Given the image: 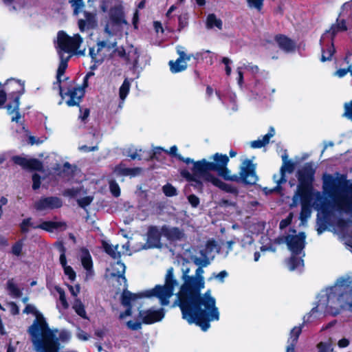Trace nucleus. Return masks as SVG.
Instances as JSON below:
<instances>
[{"label": "nucleus", "mask_w": 352, "mask_h": 352, "mask_svg": "<svg viewBox=\"0 0 352 352\" xmlns=\"http://www.w3.org/2000/svg\"><path fill=\"white\" fill-rule=\"evenodd\" d=\"M22 93L12 92L11 94L12 97L14 98L13 101L6 105V109L9 114L14 113L12 116V121L18 122L21 119V115L19 112V98Z\"/></svg>", "instance_id": "obj_20"}, {"label": "nucleus", "mask_w": 352, "mask_h": 352, "mask_svg": "<svg viewBox=\"0 0 352 352\" xmlns=\"http://www.w3.org/2000/svg\"><path fill=\"white\" fill-rule=\"evenodd\" d=\"M324 294L320 295L318 305L311 312L322 311L333 316L338 314L341 309L352 311V299H347L349 294L342 285H335L326 289Z\"/></svg>", "instance_id": "obj_5"}, {"label": "nucleus", "mask_w": 352, "mask_h": 352, "mask_svg": "<svg viewBox=\"0 0 352 352\" xmlns=\"http://www.w3.org/2000/svg\"><path fill=\"white\" fill-rule=\"evenodd\" d=\"M162 235L170 241H179L184 236L183 230L176 227L167 226H162Z\"/></svg>", "instance_id": "obj_23"}, {"label": "nucleus", "mask_w": 352, "mask_h": 352, "mask_svg": "<svg viewBox=\"0 0 352 352\" xmlns=\"http://www.w3.org/2000/svg\"><path fill=\"white\" fill-rule=\"evenodd\" d=\"M293 233L288 234L285 239L288 249L293 254L287 261L288 267L291 271L300 269L303 266V260L295 255L302 253L305 246L306 238L304 232L296 234V231L294 230Z\"/></svg>", "instance_id": "obj_6"}, {"label": "nucleus", "mask_w": 352, "mask_h": 352, "mask_svg": "<svg viewBox=\"0 0 352 352\" xmlns=\"http://www.w3.org/2000/svg\"><path fill=\"white\" fill-rule=\"evenodd\" d=\"M68 288L72 295L74 297H76L80 291V287L79 285H76L75 286L68 285Z\"/></svg>", "instance_id": "obj_61"}, {"label": "nucleus", "mask_w": 352, "mask_h": 352, "mask_svg": "<svg viewBox=\"0 0 352 352\" xmlns=\"http://www.w3.org/2000/svg\"><path fill=\"white\" fill-rule=\"evenodd\" d=\"M243 68L242 66L238 67L236 69V72L238 74V84L240 87L243 85Z\"/></svg>", "instance_id": "obj_62"}, {"label": "nucleus", "mask_w": 352, "mask_h": 352, "mask_svg": "<svg viewBox=\"0 0 352 352\" xmlns=\"http://www.w3.org/2000/svg\"><path fill=\"white\" fill-rule=\"evenodd\" d=\"M55 289L57 292V293L58 294L59 301L60 302L63 307L64 309H67L69 307V304L67 301L64 290L62 288H60V287H56Z\"/></svg>", "instance_id": "obj_41"}, {"label": "nucleus", "mask_w": 352, "mask_h": 352, "mask_svg": "<svg viewBox=\"0 0 352 352\" xmlns=\"http://www.w3.org/2000/svg\"><path fill=\"white\" fill-rule=\"evenodd\" d=\"M82 43V37L76 34L73 36H69L63 31H60L57 35V45L59 49L58 52L66 53L74 52L78 54L83 55L85 49L78 51L80 44Z\"/></svg>", "instance_id": "obj_9"}, {"label": "nucleus", "mask_w": 352, "mask_h": 352, "mask_svg": "<svg viewBox=\"0 0 352 352\" xmlns=\"http://www.w3.org/2000/svg\"><path fill=\"white\" fill-rule=\"evenodd\" d=\"M274 179L278 185L285 183L286 182V179L285 178L283 167H281V168L280 170V173L278 175H274Z\"/></svg>", "instance_id": "obj_50"}, {"label": "nucleus", "mask_w": 352, "mask_h": 352, "mask_svg": "<svg viewBox=\"0 0 352 352\" xmlns=\"http://www.w3.org/2000/svg\"><path fill=\"white\" fill-rule=\"evenodd\" d=\"M84 94V89L80 87H70L68 89L67 91L65 93V96L69 97V99L67 101V104L69 106L78 104Z\"/></svg>", "instance_id": "obj_22"}, {"label": "nucleus", "mask_w": 352, "mask_h": 352, "mask_svg": "<svg viewBox=\"0 0 352 352\" xmlns=\"http://www.w3.org/2000/svg\"><path fill=\"white\" fill-rule=\"evenodd\" d=\"M139 316L142 318L143 322L146 324H152L161 320L164 316V313L163 309L157 310L150 309L146 311H140Z\"/></svg>", "instance_id": "obj_16"}, {"label": "nucleus", "mask_w": 352, "mask_h": 352, "mask_svg": "<svg viewBox=\"0 0 352 352\" xmlns=\"http://www.w3.org/2000/svg\"><path fill=\"white\" fill-rule=\"evenodd\" d=\"M193 262L196 265H198L199 267H206L210 264V261L208 258L206 256H204L201 258H199L197 256H195L192 258Z\"/></svg>", "instance_id": "obj_42"}, {"label": "nucleus", "mask_w": 352, "mask_h": 352, "mask_svg": "<svg viewBox=\"0 0 352 352\" xmlns=\"http://www.w3.org/2000/svg\"><path fill=\"white\" fill-rule=\"evenodd\" d=\"M130 82L128 79H125L119 89V97L122 104L126 98L130 90Z\"/></svg>", "instance_id": "obj_35"}, {"label": "nucleus", "mask_w": 352, "mask_h": 352, "mask_svg": "<svg viewBox=\"0 0 352 352\" xmlns=\"http://www.w3.org/2000/svg\"><path fill=\"white\" fill-rule=\"evenodd\" d=\"M177 52L179 54V58L175 60H170L168 65L170 71L173 73H178L185 70L187 68V62L190 60L191 55L187 54L184 51V47L182 46L177 47Z\"/></svg>", "instance_id": "obj_13"}, {"label": "nucleus", "mask_w": 352, "mask_h": 352, "mask_svg": "<svg viewBox=\"0 0 352 352\" xmlns=\"http://www.w3.org/2000/svg\"><path fill=\"white\" fill-rule=\"evenodd\" d=\"M81 263L83 267L87 270V278L93 275L92 260L90 254L86 250H83L81 254Z\"/></svg>", "instance_id": "obj_30"}, {"label": "nucleus", "mask_w": 352, "mask_h": 352, "mask_svg": "<svg viewBox=\"0 0 352 352\" xmlns=\"http://www.w3.org/2000/svg\"><path fill=\"white\" fill-rule=\"evenodd\" d=\"M201 180L203 182V184L204 183H210L213 186L218 187L219 188L227 192H230L236 195L238 192V190L235 187L222 182L221 179H219L214 175H206V179Z\"/></svg>", "instance_id": "obj_18"}, {"label": "nucleus", "mask_w": 352, "mask_h": 352, "mask_svg": "<svg viewBox=\"0 0 352 352\" xmlns=\"http://www.w3.org/2000/svg\"><path fill=\"white\" fill-rule=\"evenodd\" d=\"M188 200L190 205L195 208L199 204V199L195 195H190L188 197Z\"/></svg>", "instance_id": "obj_59"}, {"label": "nucleus", "mask_w": 352, "mask_h": 352, "mask_svg": "<svg viewBox=\"0 0 352 352\" xmlns=\"http://www.w3.org/2000/svg\"><path fill=\"white\" fill-rule=\"evenodd\" d=\"M78 28L81 32L94 29L97 26L96 15L95 13L85 12L84 19L78 20Z\"/></svg>", "instance_id": "obj_19"}, {"label": "nucleus", "mask_w": 352, "mask_h": 352, "mask_svg": "<svg viewBox=\"0 0 352 352\" xmlns=\"http://www.w3.org/2000/svg\"><path fill=\"white\" fill-rule=\"evenodd\" d=\"M116 42L108 43L107 41H98L97 43V52H100L104 47L111 50L116 47Z\"/></svg>", "instance_id": "obj_48"}, {"label": "nucleus", "mask_w": 352, "mask_h": 352, "mask_svg": "<svg viewBox=\"0 0 352 352\" xmlns=\"http://www.w3.org/2000/svg\"><path fill=\"white\" fill-rule=\"evenodd\" d=\"M111 270V276L117 277L118 280H121L124 283V286L126 287L127 286L126 279L124 276L126 270L125 265L121 261H118L112 264Z\"/></svg>", "instance_id": "obj_25"}, {"label": "nucleus", "mask_w": 352, "mask_h": 352, "mask_svg": "<svg viewBox=\"0 0 352 352\" xmlns=\"http://www.w3.org/2000/svg\"><path fill=\"white\" fill-rule=\"evenodd\" d=\"M40 176L35 173L32 176V182H33V184H32V188L34 190H37L40 187V185H41V181H40Z\"/></svg>", "instance_id": "obj_58"}, {"label": "nucleus", "mask_w": 352, "mask_h": 352, "mask_svg": "<svg viewBox=\"0 0 352 352\" xmlns=\"http://www.w3.org/2000/svg\"><path fill=\"white\" fill-rule=\"evenodd\" d=\"M302 331L301 326L294 327L291 332L290 336L288 338L287 343H291L292 344H296L297 343L298 337Z\"/></svg>", "instance_id": "obj_38"}, {"label": "nucleus", "mask_w": 352, "mask_h": 352, "mask_svg": "<svg viewBox=\"0 0 352 352\" xmlns=\"http://www.w3.org/2000/svg\"><path fill=\"white\" fill-rule=\"evenodd\" d=\"M93 198L91 197H85L78 201V203L80 206L85 208L87 206L89 205L92 201Z\"/></svg>", "instance_id": "obj_56"}, {"label": "nucleus", "mask_w": 352, "mask_h": 352, "mask_svg": "<svg viewBox=\"0 0 352 352\" xmlns=\"http://www.w3.org/2000/svg\"><path fill=\"white\" fill-rule=\"evenodd\" d=\"M140 52L135 48L129 52V60L133 63L135 67H139L146 65L148 63V58L146 55L142 57L140 60Z\"/></svg>", "instance_id": "obj_28"}, {"label": "nucleus", "mask_w": 352, "mask_h": 352, "mask_svg": "<svg viewBox=\"0 0 352 352\" xmlns=\"http://www.w3.org/2000/svg\"><path fill=\"white\" fill-rule=\"evenodd\" d=\"M348 26H352L351 2H346L343 5L339 18L337 19L336 24L333 25L331 28L326 31L321 36V44L324 45L326 40H327L329 43H331L336 34L340 31L346 30Z\"/></svg>", "instance_id": "obj_7"}, {"label": "nucleus", "mask_w": 352, "mask_h": 352, "mask_svg": "<svg viewBox=\"0 0 352 352\" xmlns=\"http://www.w3.org/2000/svg\"><path fill=\"white\" fill-rule=\"evenodd\" d=\"M62 206V201L56 197H41L34 204V208L39 211L53 210Z\"/></svg>", "instance_id": "obj_14"}, {"label": "nucleus", "mask_w": 352, "mask_h": 352, "mask_svg": "<svg viewBox=\"0 0 352 352\" xmlns=\"http://www.w3.org/2000/svg\"><path fill=\"white\" fill-rule=\"evenodd\" d=\"M222 25V21L220 19H218L215 14H210L207 16L206 26L208 28L211 29L215 27L219 30H221Z\"/></svg>", "instance_id": "obj_33"}, {"label": "nucleus", "mask_w": 352, "mask_h": 352, "mask_svg": "<svg viewBox=\"0 0 352 352\" xmlns=\"http://www.w3.org/2000/svg\"><path fill=\"white\" fill-rule=\"evenodd\" d=\"M175 287L165 284L164 285H156L153 289L146 290L140 294L141 297L157 298L162 305H167L170 302V298L173 295Z\"/></svg>", "instance_id": "obj_11"}, {"label": "nucleus", "mask_w": 352, "mask_h": 352, "mask_svg": "<svg viewBox=\"0 0 352 352\" xmlns=\"http://www.w3.org/2000/svg\"><path fill=\"white\" fill-rule=\"evenodd\" d=\"M78 190L75 188L67 189L63 192L65 196L74 197L78 193Z\"/></svg>", "instance_id": "obj_64"}, {"label": "nucleus", "mask_w": 352, "mask_h": 352, "mask_svg": "<svg viewBox=\"0 0 352 352\" xmlns=\"http://www.w3.org/2000/svg\"><path fill=\"white\" fill-rule=\"evenodd\" d=\"M109 188L112 195L115 197H118L120 195V189L118 184L114 180L109 182Z\"/></svg>", "instance_id": "obj_49"}, {"label": "nucleus", "mask_w": 352, "mask_h": 352, "mask_svg": "<svg viewBox=\"0 0 352 352\" xmlns=\"http://www.w3.org/2000/svg\"><path fill=\"white\" fill-rule=\"evenodd\" d=\"M275 134V131L273 127H270L269 132L264 135L262 139H258L256 140L251 142V146L254 148H258L265 146L269 143L270 139L272 138Z\"/></svg>", "instance_id": "obj_31"}, {"label": "nucleus", "mask_w": 352, "mask_h": 352, "mask_svg": "<svg viewBox=\"0 0 352 352\" xmlns=\"http://www.w3.org/2000/svg\"><path fill=\"white\" fill-rule=\"evenodd\" d=\"M344 116L352 120V101L344 104Z\"/></svg>", "instance_id": "obj_55"}, {"label": "nucleus", "mask_w": 352, "mask_h": 352, "mask_svg": "<svg viewBox=\"0 0 352 352\" xmlns=\"http://www.w3.org/2000/svg\"><path fill=\"white\" fill-rule=\"evenodd\" d=\"M162 235V227L160 229L156 226L149 227L147 232V244L148 248H155L160 243Z\"/></svg>", "instance_id": "obj_21"}, {"label": "nucleus", "mask_w": 352, "mask_h": 352, "mask_svg": "<svg viewBox=\"0 0 352 352\" xmlns=\"http://www.w3.org/2000/svg\"><path fill=\"white\" fill-rule=\"evenodd\" d=\"M302 331L301 326L294 327L291 332L290 336L288 338L287 343H291L292 344H296L297 343L298 337Z\"/></svg>", "instance_id": "obj_37"}, {"label": "nucleus", "mask_w": 352, "mask_h": 352, "mask_svg": "<svg viewBox=\"0 0 352 352\" xmlns=\"http://www.w3.org/2000/svg\"><path fill=\"white\" fill-rule=\"evenodd\" d=\"M246 1L249 8L260 12L263 8L264 0H246Z\"/></svg>", "instance_id": "obj_44"}, {"label": "nucleus", "mask_w": 352, "mask_h": 352, "mask_svg": "<svg viewBox=\"0 0 352 352\" xmlns=\"http://www.w3.org/2000/svg\"><path fill=\"white\" fill-rule=\"evenodd\" d=\"M28 333L36 352H58L57 341L67 342L71 338V333L66 330L60 331L57 337V331L51 330L45 318L39 316L29 327Z\"/></svg>", "instance_id": "obj_4"}, {"label": "nucleus", "mask_w": 352, "mask_h": 352, "mask_svg": "<svg viewBox=\"0 0 352 352\" xmlns=\"http://www.w3.org/2000/svg\"><path fill=\"white\" fill-rule=\"evenodd\" d=\"M69 3L74 8L75 14H78L84 7L83 0H69Z\"/></svg>", "instance_id": "obj_43"}, {"label": "nucleus", "mask_w": 352, "mask_h": 352, "mask_svg": "<svg viewBox=\"0 0 352 352\" xmlns=\"http://www.w3.org/2000/svg\"><path fill=\"white\" fill-rule=\"evenodd\" d=\"M165 284L171 285L173 287L177 286L178 283L175 279L173 278V270L170 268L167 270L165 277Z\"/></svg>", "instance_id": "obj_39"}, {"label": "nucleus", "mask_w": 352, "mask_h": 352, "mask_svg": "<svg viewBox=\"0 0 352 352\" xmlns=\"http://www.w3.org/2000/svg\"><path fill=\"white\" fill-rule=\"evenodd\" d=\"M142 171L140 168H127L125 165L120 164L116 166L113 169V173L117 176H131L138 175Z\"/></svg>", "instance_id": "obj_26"}, {"label": "nucleus", "mask_w": 352, "mask_h": 352, "mask_svg": "<svg viewBox=\"0 0 352 352\" xmlns=\"http://www.w3.org/2000/svg\"><path fill=\"white\" fill-rule=\"evenodd\" d=\"M126 325L128 328L131 330H138L141 329V323L139 322H134L130 320L127 322Z\"/></svg>", "instance_id": "obj_60"}, {"label": "nucleus", "mask_w": 352, "mask_h": 352, "mask_svg": "<svg viewBox=\"0 0 352 352\" xmlns=\"http://www.w3.org/2000/svg\"><path fill=\"white\" fill-rule=\"evenodd\" d=\"M311 215L310 207L307 205L306 201L303 200L302 203V208L300 212V219L303 221L306 220Z\"/></svg>", "instance_id": "obj_40"}, {"label": "nucleus", "mask_w": 352, "mask_h": 352, "mask_svg": "<svg viewBox=\"0 0 352 352\" xmlns=\"http://www.w3.org/2000/svg\"><path fill=\"white\" fill-rule=\"evenodd\" d=\"M102 247L104 250V251L110 255L112 258L116 259L120 258V253L118 251V245L113 246L112 245L107 243L103 242L102 243Z\"/></svg>", "instance_id": "obj_34"}, {"label": "nucleus", "mask_w": 352, "mask_h": 352, "mask_svg": "<svg viewBox=\"0 0 352 352\" xmlns=\"http://www.w3.org/2000/svg\"><path fill=\"white\" fill-rule=\"evenodd\" d=\"M222 63L226 66V74L228 76H230L231 74V72H232V69H231V67L230 66V64H232V60L230 59L228 57H223L222 58Z\"/></svg>", "instance_id": "obj_53"}, {"label": "nucleus", "mask_w": 352, "mask_h": 352, "mask_svg": "<svg viewBox=\"0 0 352 352\" xmlns=\"http://www.w3.org/2000/svg\"><path fill=\"white\" fill-rule=\"evenodd\" d=\"M214 162H208L205 159L195 162L192 169V173L188 170H182L181 175L187 181L191 182L195 189L199 192L203 190V182L206 175H213L210 171H216L218 175L226 180L233 182H242L243 183L253 185L258 180L256 174V166L251 160H245L242 162L240 168V176L232 175L230 171L227 168L226 165L229 161L227 155L216 153L213 155Z\"/></svg>", "instance_id": "obj_2"}, {"label": "nucleus", "mask_w": 352, "mask_h": 352, "mask_svg": "<svg viewBox=\"0 0 352 352\" xmlns=\"http://www.w3.org/2000/svg\"><path fill=\"white\" fill-rule=\"evenodd\" d=\"M320 44L322 48L321 61L324 62L327 60H330L335 52L333 41H331V43H329L327 40H326L324 43V45H322L320 42Z\"/></svg>", "instance_id": "obj_29"}, {"label": "nucleus", "mask_w": 352, "mask_h": 352, "mask_svg": "<svg viewBox=\"0 0 352 352\" xmlns=\"http://www.w3.org/2000/svg\"><path fill=\"white\" fill-rule=\"evenodd\" d=\"M314 170L311 164H307L298 173V179L299 184L297 186V190L294 196V201L298 199H304L309 194L311 184L314 179Z\"/></svg>", "instance_id": "obj_8"}, {"label": "nucleus", "mask_w": 352, "mask_h": 352, "mask_svg": "<svg viewBox=\"0 0 352 352\" xmlns=\"http://www.w3.org/2000/svg\"><path fill=\"white\" fill-rule=\"evenodd\" d=\"M322 179V193H312L314 209L323 213L329 212L331 207L329 197L340 211L352 217V184L349 185L346 176L339 173L324 174Z\"/></svg>", "instance_id": "obj_3"}, {"label": "nucleus", "mask_w": 352, "mask_h": 352, "mask_svg": "<svg viewBox=\"0 0 352 352\" xmlns=\"http://www.w3.org/2000/svg\"><path fill=\"white\" fill-rule=\"evenodd\" d=\"M126 23L120 8H113L109 12V19L105 22L104 32L109 36L116 35L121 30L122 25Z\"/></svg>", "instance_id": "obj_10"}, {"label": "nucleus", "mask_w": 352, "mask_h": 352, "mask_svg": "<svg viewBox=\"0 0 352 352\" xmlns=\"http://www.w3.org/2000/svg\"><path fill=\"white\" fill-rule=\"evenodd\" d=\"M3 2L8 5L14 4V9L23 8L28 3L27 0H3Z\"/></svg>", "instance_id": "obj_45"}, {"label": "nucleus", "mask_w": 352, "mask_h": 352, "mask_svg": "<svg viewBox=\"0 0 352 352\" xmlns=\"http://www.w3.org/2000/svg\"><path fill=\"white\" fill-rule=\"evenodd\" d=\"M8 306L10 308V311L13 315H16L19 313V307L16 305L15 302H11L8 303Z\"/></svg>", "instance_id": "obj_63"}, {"label": "nucleus", "mask_w": 352, "mask_h": 352, "mask_svg": "<svg viewBox=\"0 0 352 352\" xmlns=\"http://www.w3.org/2000/svg\"><path fill=\"white\" fill-rule=\"evenodd\" d=\"M58 54L60 56V61L59 63L58 68L57 69L56 82L55 85L56 84L58 87L59 94L60 95L61 97H63L62 87L60 86V82H61L60 78L64 74V73L67 67L68 58L65 59L63 58V54L60 52H58Z\"/></svg>", "instance_id": "obj_27"}, {"label": "nucleus", "mask_w": 352, "mask_h": 352, "mask_svg": "<svg viewBox=\"0 0 352 352\" xmlns=\"http://www.w3.org/2000/svg\"><path fill=\"white\" fill-rule=\"evenodd\" d=\"M162 190L163 192L168 197L175 196L177 194L176 188L170 184L164 185Z\"/></svg>", "instance_id": "obj_47"}, {"label": "nucleus", "mask_w": 352, "mask_h": 352, "mask_svg": "<svg viewBox=\"0 0 352 352\" xmlns=\"http://www.w3.org/2000/svg\"><path fill=\"white\" fill-rule=\"evenodd\" d=\"M204 272L203 268L198 267L195 276H189L190 268H183L184 283L177 296L183 318L190 324L196 323L206 331L210 327V322L219 320V311L210 290L202 296L200 294L205 287Z\"/></svg>", "instance_id": "obj_1"}, {"label": "nucleus", "mask_w": 352, "mask_h": 352, "mask_svg": "<svg viewBox=\"0 0 352 352\" xmlns=\"http://www.w3.org/2000/svg\"><path fill=\"white\" fill-rule=\"evenodd\" d=\"M33 228H40L48 232L54 230H65L67 228V224L64 221H43L41 224H35L31 221V219H24L21 225L23 232L28 231V227Z\"/></svg>", "instance_id": "obj_12"}, {"label": "nucleus", "mask_w": 352, "mask_h": 352, "mask_svg": "<svg viewBox=\"0 0 352 352\" xmlns=\"http://www.w3.org/2000/svg\"><path fill=\"white\" fill-rule=\"evenodd\" d=\"M140 298H142L140 294H132L129 291L124 289L122 294V304L127 309L124 312L120 314V319H124L131 315V307L135 300Z\"/></svg>", "instance_id": "obj_15"}, {"label": "nucleus", "mask_w": 352, "mask_h": 352, "mask_svg": "<svg viewBox=\"0 0 352 352\" xmlns=\"http://www.w3.org/2000/svg\"><path fill=\"white\" fill-rule=\"evenodd\" d=\"M23 312L25 313V314H34L36 315V319L35 320H36V318L37 316H41L43 317V316H41V314H37V311H36V307L32 305H27L25 309L23 310Z\"/></svg>", "instance_id": "obj_54"}, {"label": "nucleus", "mask_w": 352, "mask_h": 352, "mask_svg": "<svg viewBox=\"0 0 352 352\" xmlns=\"http://www.w3.org/2000/svg\"><path fill=\"white\" fill-rule=\"evenodd\" d=\"M22 251V243L21 242L16 243L12 249V252L16 256H19Z\"/></svg>", "instance_id": "obj_57"}, {"label": "nucleus", "mask_w": 352, "mask_h": 352, "mask_svg": "<svg viewBox=\"0 0 352 352\" xmlns=\"http://www.w3.org/2000/svg\"><path fill=\"white\" fill-rule=\"evenodd\" d=\"M278 47L285 52H294L296 49V42L285 35H278L275 37Z\"/></svg>", "instance_id": "obj_24"}, {"label": "nucleus", "mask_w": 352, "mask_h": 352, "mask_svg": "<svg viewBox=\"0 0 352 352\" xmlns=\"http://www.w3.org/2000/svg\"><path fill=\"white\" fill-rule=\"evenodd\" d=\"M63 270H64L65 274L68 276L69 280H71L72 281H74L76 278V273L74 271V270L72 269V267L67 265V266H65V267H63Z\"/></svg>", "instance_id": "obj_51"}, {"label": "nucleus", "mask_w": 352, "mask_h": 352, "mask_svg": "<svg viewBox=\"0 0 352 352\" xmlns=\"http://www.w3.org/2000/svg\"><path fill=\"white\" fill-rule=\"evenodd\" d=\"M6 289L9 295L12 298H19L22 295L21 289L18 287L13 278H10L8 280Z\"/></svg>", "instance_id": "obj_32"}, {"label": "nucleus", "mask_w": 352, "mask_h": 352, "mask_svg": "<svg viewBox=\"0 0 352 352\" xmlns=\"http://www.w3.org/2000/svg\"><path fill=\"white\" fill-rule=\"evenodd\" d=\"M241 66L243 68V69H246L253 74H257L259 71V69L257 65H252L251 63H244Z\"/></svg>", "instance_id": "obj_52"}, {"label": "nucleus", "mask_w": 352, "mask_h": 352, "mask_svg": "<svg viewBox=\"0 0 352 352\" xmlns=\"http://www.w3.org/2000/svg\"><path fill=\"white\" fill-rule=\"evenodd\" d=\"M73 309L78 316L83 318H87L84 305L78 298L75 299L73 304Z\"/></svg>", "instance_id": "obj_36"}, {"label": "nucleus", "mask_w": 352, "mask_h": 352, "mask_svg": "<svg viewBox=\"0 0 352 352\" xmlns=\"http://www.w3.org/2000/svg\"><path fill=\"white\" fill-rule=\"evenodd\" d=\"M318 352H332L333 347L330 342H321L317 345Z\"/></svg>", "instance_id": "obj_46"}, {"label": "nucleus", "mask_w": 352, "mask_h": 352, "mask_svg": "<svg viewBox=\"0 0 352 352\" xmlns=\"http://www.w3.org/2000/svg\"><path fill=\"white\" fill-rule=\"evenodd\" d=\"M12 161L25 169L41 170L43 168L42 163L36 159H28L21 156H14Z\"/></svg>", "instance_id": "obj_17"}]
</instances>
